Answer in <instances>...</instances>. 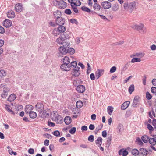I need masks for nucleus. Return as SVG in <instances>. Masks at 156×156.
<instances>
[{"label":"nucleus","mask_w":156,"mask_h":156,"mask_svg":"<svg viewBox=\"0 0 156 156\" xmlns=\"http://www.w3.org/2000/svg\"><path fill=\"white\" fill-rule=\"evenodd\" d=\"M151 90L153 93H156V87H152L151 88Z\"/></svg>","instance_id":"e2e57ef3"},{"label":"nucleus","mask_w":156,"mask_h":156,"mask_svg":"<svg viewBox=\"0 0 156 156\" xmlns=\"http://www.w3.org/2000/svg\"><path fill=\"white\" fill-rule=\"evenodd\" d=\"M103 125L102 124H101L99 125L98 127L96 128L95 131H94V133L95 134H97L98 131L100 130L102 128Z\"/></svg>","instance_id":"ea45409f"},{"label":"nucleus","mask_w":156,"mask_h":156,"mask_svg":"<svg viewBox=\"0 0 156 156\" xmlns=\"http://www.w3.org/2000/svg\"><path fill=\"white\" fill-rule=\"evenodd\" d=\"M153 121L152 122V124L154 126L155 128V129L156 131V119L154 118L153 119Z\"/></svg>","instance_id":"680f3d73"},{"label":"nucleus","mask_w":156,"mask_h":156,"mask_svg":"<svg viewBox=\"0 0 156 156\" xmlns=\"http://www.w3.org/2000/svg\"><path fill=\"white\" fill-rule=\"evenodd\" d=\"M132 28L140 32H146V28L142 24L139 25H135L131 26Z\"/></svg>","instance_id":"f03ea898"},{"label":"nucleus","mask_w":156,"mask_h":156,"mask_svg":"<svg viewBox=\"0 0 156 156\" xmlns=\"http://www.w3.org/2000/svg\"><path fill=\"white\" fill-rule=\"evenodd\" d=\"M104 70L102 69H98L96 71L95 76L97 79H98L101 75H103Z\"/></svg>","instance_id":"9b49d317"},{"label":"nucleus","mask_w":156,"mask_h":156,"mask_svg":"<svg viewBox=\"0 0 156 156\" xmlns=\"http://www.w3.org/2000/svg\"><path fill=\"white\" fill-rule=\"evenodd\" d=\"M52 34L54 36H57L58 35L61 34L57 29L56 28L54 29L53 30Z\"/></svg>","instance_id":"4c0bfd02"},{"label":"nucleus","mask_w":156,"mask_h":156,"mask_svg":"<svg viewBox=\"0 0 156 156\" xmlns=\"http://www.w3.org/2000/svg\"><path fill=\"white\" fill-rule=\"evenodd\" d=\"M146 98L147 99L150 100L151 99L152 96L148 92H147L146 93Z\"/></svg>","instance_id":"3c124183"},{"label":"nucleus","mask_w":156,"mask_h":156,"mask_svg":"<svg viewBox=\"0 0 156 156\" xmlns=\"http://www.w3.org/2000/svg\"><path fill=\"white\" fill-rule=\"evenodd\" d=\"M136 142L137 144L140 146H142L143 145V143L141 139L139 137H138L136 138Z\"/></svg>","instance_id":"49530a36"},{"label":"nucleus","mask_w":156,"mask_h":156,"mask_svg":"<svg viewBox=\"0 0 156 156\" xmlns=\"http://www.w3.org/2000/svg\"><path fill=\"white\" fill-rule=\"evenodd\" d=\"M129 103L130 102L129 101H126L124 102L121 106V109L122 110L126 109L129 106Z\"/></svg>","instance_id":"aec40b11"},{"label":"nucleus","mask_w":156,"mask_h":156,"mask_svg":"<svg viewBox=\"0 0 156 156\" xmlns=\"http://www.w3.org/2000/svg\"><path fill=\"white\" fill-rule=\"evenodd\" d=\"M6 75V72L4 69L0 70V77L2 78L5 77Z\"/></svg>","instance_id":"f704fd0d"},{"label":"nucleus","mask_w":156,"mask_h":156,"mask_svg":"<svg viewBox=\"0 0 156 156\" xmlns=\"http://www.w3.org/2000/svg\"><path fill=\"white\" fill-rule=\"evenodd\" d=\"M8 93L2 92L1 94V97L3 98H5L8 96Z\"/></svg>","instance_id":"13d9d810"},{"label":"nucleus","mask_w":156,"mask_h":156,"mask_svg":"<svg viewBox=\"0 0 156 156\" xmlns=\"http://www.w3.org/2000/svg\"><path fill=\"white\" fill-rule=\"evenodd\" d=\"M56 23L57 25H63L65 22V19L60 17L58 19H56Z\"/></svg>","instance_id":"1a4fd4ad"},{"label":"nucleus","mask_w":156,"mask_h":156,"mask_svg":"<svg viewBox=\"0 0 156 156\" xmlns=\"http://www.w3.org/2000/svg\"><path fill=\"white\" fill-rule=\"evenodd\" d=\"M104 21H106L108 20V19L104 16L99 14L98 15Z\"/></svg>","instance_id":"0e129e2a"},{"label":"nucleus","mask_w":156,"mask_h":156,"mask_svg":"<svg viewBox=\"0 0 156 156\" xmlns=\"http://www.w3.org/2000/svg\"><path fill=\"white\" fill-rule=\"evenodd\" d=\"M59 1L56 0H54L53 1V3L55 6L58 7Z\"/></svg>","instance_id":"052dcab7"},{"label":"nucleus","mask_w":156,"mask_h":156,"mask_svg":"<svg viewBox=\"0 0 156 156\" xmlns=\"http://www.w3.org/2000/svg\"><path fill=\"white\" fill-rule=\"evenodd\" d=\"M70 22L72 23H75L76 24H77L78 23V22H77V20H76L75 19H70Z\"/></svg>","instance_id":"6e6d98bb"},{"label":"nucleus","mask_w":156,"mask_h":156,"mask_svg":"<svg viewBox=\"0 0 156 156\" xmlns=\"http://www.w3.org/2000/svg\"><path fill=\"white\" fill-rule=\"evenodd\" d=\"M64 12L68 15H70L72 13L71 10L69 9H66L65 11Z\"/></svg>","instance_id":"5fc2aeb1"},{"label":"nucleus","mask_w":156,"mask_h":156,"mask_svg":"<svg viewBox=\"0 0 156 156\" xmlns=\"http://www.w3.org/2000/svg\"><path fill=\"white\" fill-rule=\"evenodd\" d=\"M63 44H62L63 45L62 47L66 48H68V47H69L70 44L69 42L67 41H65L64 42L62 43Z\"/></svg>","instance_id":"c756f323"},{"label":"nucleus","mask_w":156,"mask_h":156,"mask_svg":"<svg viewBox=\"0 0 156 156\" xmlns=\"http://www.w3.org/2000/svg\"><path fill=\"white\" fill-rule=\"evenodd\" d=\"M57 29L60 34L62 33H64L66 30V28L63 26V25H59Z\"/></svg>","instance_id":"393cba45"},{"label":"nucleus","mask_w":156,"mask_h":156,"mask_svg":"<svg viewBox=\"0 0 156 156\" xmlns=\"http://www.w3.org/2000/svg\"><path fill=\"white\" fill-rule=\"evenodd\" d=\"M10 106L7 104L5 105V109L9 113L11 114L14 115L15 113L13 111L11 110L9 108Z\"/></svg>","instance_id":"72a5a7b5"},{"label":"nucleus","mask_w":156,"mask_h":156,"mask_svg":"<svg viewBox=\"0 0 156 156\" xmlns=\"http://www.w3.org/2000/svg\"><path fill=\"white\" fill-rule=\"evenodd\" d=\"M71 33L69 32H66L64 33L61 36L64 39H69L70 37Z\"/></svg>","instance_id":"6ab92c4d"},{"label":"nucleus","mask_w":156,"mask_h":156,"mask_svg":"<svg viewBox=\"0 0 156 156\" xmlns=\"http://www.w3.org/2000/svg\"><path fill=\"white\" fill-rule=\"evenodd\" d=\"M141 60L140 58H134L132 59L131 62L132 63H134L136 62H140Z\"/></svg>","instance_id":"de8ad7c7"},{"label":"nucleus","mask_w":156,"mask_h":156,"mask_svg":"<svg viewBox=\"0 0 156 156\" xmlns=\"http://www.w3.org/2000/svg\"><path fill=\"white\" fill-rule=\"evenodd\" d=\"M28 153L31 154H33L34 153V150L33 148H30L28 151Z\"/></svg>","instance_id":"69168bd1"},{"label":"nucleus","mask_w":156,"mask_h":156,"mask_svg":"<svg viewBox=\"0 0 156 156\" xmlns=\"http://www.w3.org/2000/svg\"><path fill=\"white\" fill-rule=\"evenodd\" d=\"M81 82H82L80 80H76L73 81V84L74 86H77V85H78V84L79 83L80 84Z\"/></svg>","instance_id":"09e8293b"},{"label":"nucleus","mask_w":156,"mask_h":156,"mask_svg":"<svg viewBox=\"0 0 156 156\" xmlns=\"http://www.w3.org/2000/svg\"><path fill=\"white\" fill-rule=\"evenodd\" d=\"M140 150H138L136 149H133L131 151V153L133 154L135 156L139 155Z\"/></svg>","instance_id":"7c9ffc66"},{"label":"nucleus","mask_w":156,"mask_h":156,"mask_svg":"<svg viewBox=\"0 0 156 156\" xmlns=\"http://www.w3.org/2000/svg\"><path fill=\"white\" fill-rule=\"evenodd\" d=\"M15 9L17 12H22L23 10L22 5L20 3L16 4L15 6Z\"/></svg>","instance_id":"423d86ee"},{"label":"nucleus","mask_w":156,"mask_h":156,"mask_svg":"<svg viewBox=\"0 0 156 156\" xmlns=\"http://www.w3.org/2000/svg\"><path fill=\"white\" fill-rule=\"evenodd\" d=\"M37 110L40 113L42 112L44 108V105L41 102H38L35 105Z\"/></svg>","instance_id":"39448f33"},{"label":"nucleus","mask_w":156,"mask_h":156,"mask_svg":"<svg viewBox=\"0 0 156 156\" xmlns=\"http://www.w3.org/2000/svg\"><path fill=\"white\" fill-rule=\"evenodd\" d=\"M73 68L71 71L72 76L76 77L78 76L80 74V68L78 66H76Z\"/></svg>","instance_id":"7ed1b4c3"},{"label":"nucleus","mask_w":156,"mask_h":156,"mask_svg":"<svg viewBox=\"0 0 156 156\" xmlns=\"http://www.w3.org/2000/svg\"><path fill=\"white\" fill-rule=\"evenodd\" d=\"M57 123L58 124H61L63 122V119L61 117H57L55 119Z\"/></svg>","instance_id":"e433bc0d"},{"label":"nucleus","mask_w":156,"mask_h":156,"mask_svg":"<svg viewBox=\"0 0 156 156\" xmlns=\"http://www.w3.org/2000/svg\"><path fill=\"white\" fill-rule=\"evenodd\" d=\"M16 98V96L14 94L10 95L8 98L7 100L10 102L13 101Z\"/></svg>","instance_id":"a211bd4d"},{"label":"nucleus","mask_w":156,"mask_h":156,"mask_svg":"<svg viewBox=\"0 0 156 156\" xmlns=\"http://www.w3.org/2000/svg\"><path fill=\"white\" fill-rule=\"evenodd\" d=\"M12 25V22L9 20L6 19L3 22V25L6 28H9Z\"/></svg>","instance_id":"6e6552de"},{"label":"nucleus","mask_w":156,"mask_h":156,"mask_svg":"<svg viewBox=\"0 0 156 156\" xmlns=\"http://www.w3.org/2000/svg\"><path fill=\"white\" fill-rule=\"evenodd\" d=\"M111 3L107 1H103L101 3V6L105 9H108L111 8Z\"/></svg>","instance_id":"20e7f679"},{"label":"nucleus","mask_w":156,"mask_h":156,"mask_svg":"<svg viewBox=\"0 0 156 156\" xmlns=\"http://www.w3.org/2000/svg\"><path fill=\"white\" fill-rule=\"evenodd\" d=\"M33 109V106L30 105H26L25 108V111L27 114H29L30 112H31Z\"/></svg>","instance_id":"ddd939ff"},{"label":"nucleus","mask_w":156,"mask_h":156,"mask_svg":"<svg viewBox=\"0 0 156 156\" xmlns=\"http://www.w3.org/2000/svg\"><path fill=\"white\" fill-rule=\"evenodd\" d=\"M93 7L96 11H100L101 8V6L97 3L94 4Z\"/></svg>","instance_id":"bb28decb"},{"label":"nucleus","mask_w":156,"mask_h":156,"mask_svg":"<svg viewBox=\"0 0 156 156\" xmlns=\"http://www.w3.org/2000/svg\"><path fill=\"white\" fill-rule=\"evenodd\" d=\"M30 117L32 119L35 118L37 116V114L34 111H31L29 113Z\"/></svg>","instance_id":"2f4dec72"},{"label":"nucleus","mask_w":156,"mask_h":156,"mask_svg":"<svg viewBox=\"0 0 156 156\" xmlns=\"http://www.w3.org/2000/svg\"><path fill=\"white\" fill-rule=\"evenodd\" d=\"M117 129L119 134H121L123 130V126L121 124H119L117 126Z\"/></svg>","instance_id":"b1692460"},{"label":"nucleus","mask_w":156,"mask_h":156,"mask_svg":"<svg viewBox=\"0 0 156 156\" xmlns=\"http://www.w3.org/2000/svg\"><path fill=\"white\" fill-rule=\"evenodd\" d=\"M75 50L73 48H69L68 47L67 49V53H69L70 54H73L75 53Z\"/></svg>","instance_id":"58836bf2"},{"label":"nucleus","mask_w":156,"mask_h":156,"mask_svg":"<svg viewBox=\"0 0 156 156\" xmlns=\"http://www.w3.org/2000/svg\"><path fill=\"white\" fill-rule=\"evenodd\" d=\"M102 139L101 137H98L95 141L96 144L98 145L99 146H101L102 143Z\"/></svg>","instance_id":"cd10ccee"},{"label":"nucleus","mask_w":156,"mask_h":156,"mask_svg":"<svg viewBox=\"0 0 156 156\" xmlns=\"http://www.w3.org/2000/svg\"><path fill=\"white\" fill-rule=\"evenodd\" d=\"M119 9V6L117 3L114 4L112 8V9L114 11H117Z\"/></svg>","instance_id":"473e14b6"},{"label":"nucleus","mask_w":156,"mask_h":156,"mask_svg":"<svg viewBox=\"0 0 156 156\" xmlns=\"http://www.w3.org/2000/svg\"><path fill=\"white\" fill-rule=\"evenodd\" d=\"M1 90L2 91V92L6 93H8V92L10 90L9 88L6 87L5 85L4 84H2L0 85Z\"/></svg>","instance_id":"0eeeda50"},{"label":"nucleus","mask_w":156,"mask_h":156,"mask_svg":"<svg viewBox=\"0 0 156 156\" xmlns=\"http://www.w3.org/2000/svg\"><path fill=\"white\" fill-rule=\"evenodd\" d=\"M66 7V3L63 0L59 1L58 7L61 9H64Z\"/></svg>","instance_id":"dca6fc26"},{"label":"nucleus","mask_w":156,"mask_h":156,"mask_svg":"<svg viewBox=\"0 0 156 156\" xmlns=\"http://www.w3.org/2000/svg\"><path fill=\"white\" fill-rule=\"evenodd\" d=\"M62 64L61 66V69L63 71H68L72 68H74L77 65L76 61H72L70 63V59L69 57L66 56L61 60Z\"/></svg>","instance_id":"f257e3e1"},{"label":"nucleus","mask_w":156,"mask_h":156,"mask_svg":"<svg viewBox=\"0 0 156 156\" xmlns=\"http://www.w3.org/2000/svg\"><path fill=\"white\" fill-rule=\"evenodd\" d=\"M149 142L152 145H155L156 144V135H154L153 138H150Z\"/></svg>","instance_id":"f8f14e48"},{"label":"nucleus","mask_w":156,"mask_h":156,"mask_svg":"<svg viewBox=\"0 0 156 156\" xmlns=\"http://www.w3.org/2000/svg\"><path fill=\"white\" fill-rule=\"evenodd\" d=\"M5 32V30L4 28L0 25V33L3 34Z\"/></svg>","instance_id":"774afa93"},{"label":"nucleus","mask_w":156,"mask_h":156,"mask_svg":"<svg viewBox=\"0 0 156 156\" xmlns=\"http://www.w3.org/2000/svg\"><path fill=\"white\" fill-rule=\"evenodd\" d=\"M7 15L9 18H13L15 16V13L13 11L10 10L7 13Z\"/></svg>","instance_id":"a878e982"},{"label":"nucleus","mask_w":156,"mask_h":156,"mask_svg":"<svg viewBox=\"0 0 156 156\" xmlns=\"http://www.w3.org/2000/svg\"><path fill=\"white\" fill-rule=\"evenodd\" d=\"M141 139L144 143H147L149 141L150 138L147 135L143 136L141 137Z\"/></svg>","instance_id":"c85d7f7f"},{"label":"nucleus","mask_w":156,"mask_h":156,"mask_svg":"<svg viewBox=\"0 0 156 156\" xmlns=\"http://www.w3.org/2000/svg\"><path fill=\"white\" fill-rule=\"evenodd\" d=\"M76 90L79 93H83L85 90V87L83 85H77Z\"/></svg>","instance_id":"9d476101"},{"label":"nucleus","mask_w":156,"mask_h":156,"mask_svg":"<svg viewBox=\"0 0 156 156\" xmlns=\"http://www.w3.org/2000/svg\"><path fill=\"white\" fill-rule=\"evenodd\" d=\"M83 105V103L80 101H78L76 104V106L78 108H81Z\"/></svg>","instance_id":"a19ab883"},{"label":"nucleus","mask_w":156,"mask_h":156,"mask_svg":"<svg viewBox=\"0 0 156 156\" xmlns=\"http://www.w3.org/2000/svg\"><path fill=\"white\" fill-rule=\"evenodd\" d=\"M116 67L115 66H113L111 68L110 70V72L111 73H113L116 70Z\"/></svg>","instance_id":"4d7b16f0"},{"label":"nucleus","mask_w":156,"mask_h":156,"mask_svg":"<svg viewBox=\"0 0 156 156\" xmlns=\"http://www.w3.org/2000/svg\"><path fill=\"white\" fill-rule=\"evenodd\" d=\"M147 128L150 131H152L154 130L153 127L150 124H148L147 125Z\"/></svg>","instance_id":"bf43d9fd"},{"label":"nucleus","mask_w":156,"mask_h":156,"mask_svg":"<svg viewBox=\"0 0 156 156\" xmlns=\"http://www.w3.org/2000/svg\"><path fill=\"white\" fill-rule=\"evenodd\" d=\"M76 131V128L75 127H72V128L70 130H69V133L71 134H73L75 133V132Z\"/></svg>","instance_id":"603ef678"},{"label":"nucleus","mask_w":156,"mask_h":156,"mask_svg":"<svg viewBox=\"0 0 156 156\" xmlns=\"http://www.w3.org/2000/svg\"><path fill=\"white\" fill-rule=\"evenodd\" d=\"M42 115L41 117L42 118H46L48 117L49 116V113L48 112V109H45L44 110H43L42 112Z\"/></svg>","instance_id":"412c9836"},{"label":"nucleus","mask_w":156,"mask_h":156,"mask_svg":"<svg viewBox=\"0 0 156 156\" xmlns=\"http://www.w3.org/2000/svg\"><path fill=\"white\" fill-rule=\"evenodd\" d=\"M88 140L90 142H93L94 140V136L93 135H90L88 137Z\"/></svg>","instance_id":"864d4df0"},{"label":"nucleus","mask_w":156,"mask_h":156,"mask_svg":"<svg viewBox=\"0 0 156 156\" xmlns=\"http://www.w3.org/2000/svg\"><path fill=\"white\" fill-rule=\"evenodd\" d=\"M67 49L66 48L61 46L59 48V52L62 55H66L67 53Z\"/></svg>","instance_id":"f3484780"},{"label":"nucleus","mask_w":156,"mask_h":156,"mask_svg":"<svg viewBox=\"0 0 156 156\" xmlns=\"http://www.w3.org/2000/svg\"><path fill=\"white\" fill-rule=\"evenodd\" d=\"M65 40L61 35H60V37L56 39V42L59 44H62L64 42Z\"/></svg>","instance_id":"5701e85b"},{"label":"nucleus","mask_w":156,"mask_h":156,"mask_svg":"<svg viewBox=\"0 0 156 156\" xmlns=\"http://www.w3.org/2000/svg\"><path fill=\"white\" fill-rule=\"evenodd\" d=\"M128 152L126 150H124L122 151V155L123 156H126L128 154Z\"/></svg>","instance_id":"338daca9"},{"label":"nucleus","mask_w":156,"mask_h":156,"mask_svg":"<svg viewBox=\"0 0 156 156\" xmlns=\"http://www.w3.org/2000/svg\"><path fill=\"white\" fill-rule=\"evenodd\" d=\"M52 134L56 136H60L59 132L58 130H56L52 133Z\"/></svg>","instance_id":"8fccbe9b"},{"label":"nucleus","mask_w":156,"mask_h":156,"mask_svg":"<svg viewBox=\"0 0 156 156\" xmlns=\"http://www.w3.org/2000/svg\"><path fill=\"white\" fill-rule=\"evenodd\" d=\"M140 150V155H142V156H146L147 154L148 151L145 148H140L139 149Z\"/></svg>","instance_id":"2eb2a0df"},{"label":"nucleus","mask_w":156,"mask_h":156,"mask_svg":"<svg viewBox=\"0 0 156 156\" xmlns=\"http://www.w3.org/2000/svg\"><path fill=\"white\" fill-rule=\"evenodd\" d=\"M113 110V108L112 106H108L107 108V112L110 115H111Z\"/></svg>","instance_id":"79ce46f5"},{"label":"nucleus","mask_w":156,"mask_h":156,"mask_svg":"<svg viewBox=\"0 0 156 156\" xmlns=\"http://www.w3.org/2000/svg\"><path fill=\"white\" fill-rule=\"evenodd\" d=\"M112 140V136H110L108 137L107 139L106 144V146L107 147H109L111 144Z\"/></svg>","instance_id":"c9c22d12"},{"label":"nucleus","mask_w":156,"mask_h":156,"mask_svg":"<svg viewBox=\"0 0 156 156\" xmlns=\"http://www.w3.org/2000/svg\"><path fill=\"white\" fill-rule=\"evenodd\" d=\"M53 16L55 19H57L61 16V13L60 11L57 10L53 13Z\"/></svg>","instance_id":"4468645a"},{"label":"nucleus","mask_w":156,"mask_h":156,"mask_svg":"<svg viewBox=\"0 0 156 156\" xmlns=\"http://www.w3.org/2000/svg\"><path fill=\"white\" fill-rule=\"evenodd\" d=\"M134 90V86L133 84H131L129 87L128 91L130 94H131Z\"/></svg>","instance_id":"37998d69"},{"label":"nucleus","mask_w":156,"mask_h":156,"mask_svg":"<svg viewBox=\"0 0 156 156\" xmlns=\"http://www.w3.org/2000/svg\"><path fill=\"white\" fill-rule=\"evenodd\" d=\"M71 118L69 116H66L64 119V122L66 124L68 125L72 122Z\"/></svg>","instance_id":"4be33fe9"},{"label":"nucleus","mask_w":156,"mask_h":156,"mask_svg":"<svg viewBox=\"0 0 156 156\" xmlns=\"http://www.w3.org/2000/svg\"><path fill=\"white\" fill-rule=\"evenodd\" d=\"M81 9L83 11L88 13H90L91 12V10L89 8L85 6H82L81 7Z\"/></svg>","instance_id":"a18cd8bd"},{"label":"nucleus","mask_w":156,"mask_h":156,"mask_svg":"<svg viewBox=\"0 0 156 156\" xmlns=\"http://www.w3.org/2000/svg\"><path fill=\"white\" fill-rule=\"evenodd\" d=\"M135 3L134 2H132L129 5L128 8L130 9H133L135 7Z\"/></svg>","instance_id":"c03bdc74"}]
</instances>
